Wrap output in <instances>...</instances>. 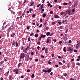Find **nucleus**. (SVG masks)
<instances>
[{
    "mask_svg": "<svg viewBox=\"0 0 80 80\" xmlns=\"http://www.w3.org/2000/svg\"><path fill=\"white\" fill-rule=\"evenodd\" d=\"M16 47H17L18 46V42H16Z\"/></svg>",
    "mask_w": 80,
    "mask_h": 80,
    "instance_id": "obj_25",
    "label": "nucleus"
},
{
    "mask_svg": "<svg viewBox=\"0 0 80 80\" xmlns=\"http://www.w3.org/2000/svg\"><path fill=\"white\" fill-rule=\"evenodd\" d=\"M63 14H64V12H62L60 13V15H63Z\"/></svg>",
    "mask_w": 80,
    "mask_h": 80,
    "instance_id": "obj_37",
    "label": "nucleus"
},
{
    "mask_svg": "<svg viewBox=\"0 0 80 80\" xmlns=\"http://www.w3.org/2000/svg\"><path fill=\"white\" fill-rule=\"evenodd\" d=\"M66 22V23H67V20H63V21H62V23H65Z\"/></svg>",
    "mask_w": 80,
    "mask_h": 80,
    "instance_id": "obj_10",
    "label": "nucleus"
},
{
    "mask_svg": "<svg viewBox=\"0 0 80 80\" xmlns=\"http://www.w3.org/2000/svg\"><path fill=\"white\" fill-rule=\"evenodd\" d=\"M53 75V72H51L50 73V75Z\"/></svg>",
    "mask_w": 80,
    "mask_h": 80,
    "instance_id": "obj_61",
    "label": "nucleus"
},
{
    "mask_svg": "<svg viewBox=\"0 0 80 80\" xmlns=\"http://www.w3.org/2000/svg\"><path fill=\"white\" fill-rule=\"evenodd\" d=\"M24 16H25V14H24V13H23L22 17H24Z\"/></svg>",
    "mask_w": 80,
    "mask_h": 80,
    "instance_id": "obj_40",
    "label": "nucleus"
},
{
    "mask_svg": "<svg viewBox=\"0 0 80 80\" xmlns=\"http://www.w3.org/2000/svg\"><path fill=\"white\" fill-rule=\"evenodd\" d=\"M74 59H71V62H73L74 61Z\"/></svg>",
    "mask_w": 80,
    "mask_h": 80,
    "instance_id": "obj_63",
    "label": "nucleus"
},
{
    "mask_svg": "<svg viewBox=\"0 0 80 80\" xmlns=\"http://www.w3.org/2000/svg\"><path fill=\"white\" fill-rule=\"evenodd\" d=\"M40 8H41V9H42L43 8V6H41Z\"/></svg>",
    "mask_w": 80,
    "mask_h": 80,
    "instance_id": "obj_41",
    "label": "nucleus"
},
{
    "mask_svg": "<svg viewBox=\"0 0 80 80\" xmlns=\"http://www.w3.org/2000/svg\"><path fill=\"white\" fill-rule=\"evenodd\" d=\"M45 48L44 47L42 49V50L43 51V50H45Z\"/></svg>",
    "mask_w": 80,
    "mask_h": 80,
    "instance_id": "obj_46",
    "label": "nucleus"
},
{
    "mask_svg": "<svg viewBox=\"0 0 80 80\" xmlns=\"http://www.w3.org/2000/svg\"><path fill=\"white\" fill-rule=\"evenodd\" d=\"M72 42V41L70 40L69 41L68 43H71V42Z\"/></svg>",
    "mask_w": 80,
    "mask_h": 80,
    "instance_id": "obj_38",
    "label": "nucleus"
},
{
    "mask_svg": "<svg viewBox=\"0 0 80 80\" xmlns=\"http://www.w3.org/2000/svg\"><path fill=\"white\" fill-rule=\"evenodd\" d=\"M50 5H51L50 3H49L48 4V7H50Z\"/></svg>",
    "mask_w": 80,
    "mask_h": 80,
    "instance_id": "obj_33",
    "label": "nucleus"
},
{
    "mask_svg": "<svg viewBox=\"0 0 80 80\" xmlns=\"http://www.w3.org/2000/svg\"><path fill=\"white\" fill-rule=\"evenodd\" d=\"M3 80V78H1V80Z\"/></svg>",
    "mask_w": 80,
    "mask_h": 80,
    "instance_id": "obj_64",
    "label": "nucleus"
},
{
    "mask_svg": "<svg viewBox=\"0 0 80 80\" xmlns=\"http://www.w3.org/2000/svg\"><path fill=\"white\" fill-rule=\"evenodd\" d=\"M15 34L14 33H12L11 35V37H13V36H15Z\"/></svg>",
    "mask_w": 80,
    "mask_h": 80,
    "instance_id": "obj_12",
    "label": "nucleus"
},
{
    "mask_svg": "<svg viewBox=\"0 0 80 80\" xmlns=\"http://www.w3.org/2000/svg\"><path fill=\"white\" fill-rule=\"evenodd\" d=\"M36 16V15L35 14H34L32 15V18H33V17H35V16Z\"/></svg>",
    "mask_w": 80,
    "mask_h": 80,
    "instance_id": "obj_29",
    "label": "nucleus"
},
{
    "mask_svg": "<svg viewBox=\"0 0 80 80\" xmlns=\"http://www.w3.org/2000/svg\"><path fill=\"white\" fill-rule=\"evenodd\" d=\"M33 35V33H32L30 34V36H32Z\"/></svg>",
    "mask_w": 80,
    "mask_h": 80,
    "instance_id": "obj_47",
    "label": "nucleus"
},
{
    "mask_svg": "<svg viewBox=\"0 0 80 80\" xmlns=\"http://www.w3.org/2000/svg\"><path fill=\"white\" fill-rule=\"evenodd\" d=\"M77 65H80V63L79 62L77 64Z\"/></svg>",
    "mask_w": 80,
    "mask_h": 80,
    "instance_id": "obj_59",
    "label": "nucleus"
},
{
    "mask_svg": "<svg viewBox=\"0 0 80 80\" xmlns=\"http://www.w3.org/2000/svg\"><path fill=\"white\" fill-rule=\"evenodd\" d=\"M34 54V53H33V52H31V55H33Z\"/></svg>",
    "mask_w": 80,
    "mask_h": 80,
    "instance_id": "obj_52",
    "label": "nucleus"
},
{
    "mask_svg": "<svg viewBox=\"0 0 80 80\" xmlns=\"http://www.w3.org/2000/svg\"><path fill=\"white\" fill-rule=\"evenodd\" d=\"M50 14H52L53 13V12L50 11Z\"/></svg>",
    "mask_w": 80,
    "mask_h": 80,
    "instance_id": "obj_56",
    "label": "nucleus"
},
{
    "mask_svg": "<svg viewBox=\"0 0 80 80\" xmlns=\"http://www.w3.org/2000/svg\"><path fill=\"white\" fill-rule=\"evenodd\" d=\"M25 54L24 53H21L20 55V59H23L25 58Z\"/></svg>",
    "mask_w": 80,
    "mask_h": 80,
    "instance_id": "obj_1",
    "label": "nucleus"
},
{
    "mask_svg": "<svg viewBox=\"0 0 80 80\" xmlns=\"http://www.w3.org/2000/svg\"><path fill=\"white\" fill-rule=\"evenodd\" d=\"M27 72H30V70H29V69H28L27 70Z\"/></svg>",
    "mask_w": 80,
    "mask_h": 80,
    "instance_id": "obj_43",
    "label": "nucleus"
},
{
    "mask_svg": "<svg viewBox=\"0 0 80 80\" xmlns=\"http://www.w3.org/2000/svg\"><path fill=\"white\" fill-rule=\"evenodd\" d=\"M49 28L48 27H46V28H45V29L46 30H48V29Z\"/></svg>",
    "mask_w": 80,
    "mask_h": 80,
    "instance_id": "obj_24",
    "label": "nucleus"
},
{
    "mask_svg": "<svg viewBox=\"0 0 80 80\" xmlns=\"http://www.w3.org/2000/svg\"><path fill=\"white\" fill-rule=\"evenodd\" d=\"M45 52H48V48H46L45 50Z\"/></svg>",
    "mask_w": 80,
    "mask_h": 80,
    "instance_id": "obj_32",
    "label": "nucleus"
},
{
    "mask_svg": "<svg viewBox=\"0 0 80 80\" xmlns=\"http://www.w3.org/2000/svg\"><path fill=\"white\" fill-rule=\"evenodd\" d=\"M53 41L54 42H57V40L56 39H53Z\"/></svg>",
    "mask_w": 80,
    "mask_h": 80,
    "instance_id": "obj_44",
    "label": "nucleus"
},
{
    "mask_svg": "<svg viewBox=\"0 0 80 80\" xmlns=\"http://www.w3.org/2000/svg\"><path fill=\"white\" fill-rule=\"evenodd\" d=\"M42 72H45V73H47V71L45 69H43Z\"/></svg>",
    "mask_w": 80,
    "mask_h": 80,
    "instance_id": "obj_16",
    "label": "nucleus"
},
{
    "mask_svg": "<svg viewBox=\"0 0 80 80\" xmlns=\"http://www.w3.org/2000/svg\"><path fill=\"white\" fill-rule=\"evenodd\" d=\"M45 37H46V35H43V34H41V37H40L39 40L41 41L42 40V38H45Z\"/></svg>",
    "mask_w": 80,
    "mask_h": 80,
    "instance_id": "obj_2",
    "label": "nucleus"
},
{
    "mask_svg": "<svg viewBox=\"0 0 80 80\" xmlns=\"http://www.w3.org/2000/svg\"><path fill=\"white\" fill-rule=\"evenodd\" d=\"M21 65V63L20 62V63H19L18 64V68H19L20 67Z\"/></svg>",
    "mask_w": 80,
    "mask_h": 80,
    "instance_id": "obj_18",
    "label": "nucleus"
},
{
    "mask_svg": "<svg viewBox=\"0 0 80 80\" xmlns=\"http://www.w3.org/2000/svg\"><path fill=\"white\" fill-rule=\"evenodd\" d=\"M28 41L30 42V38H28Z\"/></svg>",
    "mask_w": 80,
    "mask_h": 80,
    "instance_id": "obj_48",
    "label": "nucleus"
},
{
    "mask_svg": "<svg viewBox=\"0 0 80 80\" xmlns=\"http://www.w3.org/2000/svg\"><path fill=\"white\" fill-rule=\"evenodd\" d=\"M68 15H71V14H70V12L69 11H68Z\"/></svg>",
    "mask_w": 80,
    "mask_h": 80,
    "instance_id": "obj_22",
    "label": "nucleus"
},
{
    "mask_svg": "<svg viewBox=\"0 0 80 80\" xmlns=\"http://www.w3.org/2000/svg\"><path fill=\"white\" fill-rule=\"evenodd\" d=\"M67 32H68V29H67L65 32L66 33H67Z\"/></svg>",
    "mask_w": 80,
    "mask_h": 80,
    "instance_id": "obj_45",
    "label": "nucleus"
},
{
    "mask_svg": "<svg viewBox=\"0 0 80 80\" xmlns=\"http://www.w3.org/2000/svg\"><path fill=\"white\" fill-rule=\"evenodd\" d=\"M50 39L48 38L47 39V42H46L47 43H50L51 42H50Z\"/></svg>",
    "mask_w": 80,
    "mask_h": 80,
    "instance_id": "obj_8",
    "label": "nucleus"
},
{
    "mask_svg": "<svg viewBox=\"0 0 80 80\" xmlns=\"http://www.w3.org/2000/svg\"><path fill=\"white\" fill-rule=\"evenodd\" d=\"M74 52H77V50H74Z\"/></svg>",
    "mask_w": 80,
    "mask_h": 80,
    "instance_id": "obj_54",
    "label": "nucleus"
},
{
    "mask_svg": "<svg viewBox=\"0 0 80 80\" xmlns=\"http://www.w3.org/2000/svg\"><path fill=\"white\" fill-rule=\"evenodd\" d=\"M23 77H24L23 76H21V78H23Z\"/></svg>",
    "mask_w": 80,
    "mask_h": 80,
    "instance_id": "obj_58",
    "label": "nucleus"
},
{
    "mask_svg": "<svg viewBox=\"0 0 80 80\" xmlns=\"http://www.w3.org/2000/svg\"><path fill=\"white\" fill-rule=\"evenodd\" d=\"M37 48H38V50H39V48H40V47L38 46L37 47Z\"/></svg>",
    "mask_w": 80,
    "mask_h": 80,
    "instance_id": "obj_50",
    "label": "nucleus"
},
{
    "mask_svg": "<svg viewBox=\"0 0 80 80\" xmlns=\"http://www.w3.org/2000/svg\"><path fill=\"white\" fill-rule=\"evenodd\" d=\"M60 29H63V28L62 27V26H60Z\"/></svg>",
    "mask_w": 80,
    "mask_h": 80,
    "instance_id": "obj_49",
    "label": "nucleus"
},
{
    "mask_svg": "<svg viewBox=\"0 0 80 80\" xmlns=\"http://www.w3.org/2000/svg\"><path fill=\"white\" fill-rule=\"evenodd\" d=\"M40 5H41V4H40L39 5H37V8H38V7H40Z\"/></svg>",
    "mask_w": 80,
    "mask_h": 80,
    "instance_id": "obj_30",
    "label": "nucleus"
},
{
    "mask_svg": "<svg viewBox=\"0 0 80 80\" xmlns=\"http://www.w3.org/2000/svg\"><path fill=\"white\" fill-rule=\"evenodd\" d=\"M30 6H32L33 5H34V2H32L30 3Z\"/></svg>",
    "mask_w": 80,
    "mask_h": 80,
    "instance_id": "obj_13",
    "label": "nucleus"
},
{
    "mask_svg": "<svg viewBox=\"0 0 80 80\" xmlns=\"http://www.w3.org/2000/svg\"><path fill=\"white\" fill-rule=\"evenodd\" d=\"M80 42H79L78 43L77 45L76 46V47L77 49H78V48H79V46H80V45L79 44H80Z\"/></svg>",
    "mask_w": 80,
    "mask_h": 80,
    "instance_id": "obj_6",
    "label": "nucleus"
},
{
    "mask_svg": "<svg viewBox=\"0 0 80 80\" xmlns=\"http://www.w3.org/2000/svg\"><path fill=\"white\" fill-rule=\"evenodd\" d=\"M59 9H61V8H62V7L59 6Z\"/></svg>",
    "mask_w": 80,
    "mask_h": 80,
    "instance_id": "obj_62",
    "label": "nucleus"
},
{
    "mask_svg": "<svg viewBox=\"0 0 80 80\" xmlns=\"http://www.w3.org/2000/svg\"><path fill=\"white\" fill-rule=\"evenodd\" d=\"M55 66L56 67V68H57V67H58V65H55Z\"/></svg>",
    "mask_w": 80,
    "mask_h": 80,
    "instance_id": "obj_55",
    "label": "nucleus"
},
{
    "mask_svg": "<svg viewBox=\"0 0 80 80\" xmlns=\"http://www.w3.org/2000/svg\"><path fill=\"white\" fill-rule=\"evenodd\" d=\"M63 5H68V3L67 2H64L63 3Z\"/></svg>",
    "mask_w": 80,
    "mask_h": 80,
    "instance_id": "obj_20",
    "label": "nucleus"
},
{
    "mask_svg": "<svg viewBox=\"0 0 80 80\" xmlns=\"http://www.w3.org/2000/svg\"><path fill=\"white\" fill-rule=\"evenodd\" d=\"M46 35H47V36H49V35L50 36H52V34H50V32H47L46 34Z\"/></svg>",
    "mask_w": 80,
    "mask_h": 80,
    "instance_id": "obj_7",
    "label": "nucleus"
},
{
    "mask_svg": "<svg viewBox=\"0 0 80 80\" xmlns=\"http://www.w3.org/2000/svg\"><path fill=\"white\" fill-rule=\"evenodd\" d=\"M38 37V34L35 35V38H37V37Z\"/></svg>",
    "mask_w": 80,
    "mask_h": 80,
    "instance_id": "obj_21",
    "label": "nucleus"
},
{
    "mask_svg": "<svg viewBox=\"0 0 80 80\" xmlns=\"http://www.w3.org/2000/svg\"><path fill=\"white\" fill-rule=\"evenodd\" d=\"M32 78H34V74H33L31 76Z\"/></svg>",
    "mask_w": 80,
    "mask_h": 80,
    "instance_id": "obj_26",
    "label": "nucleus"
},
{
    "mask_svg": "<svg viewBox=\"0 0 80 80\" xmlns=\"http://www.w3.org/2000/svg\"><path fill=\"white\" fill-rule=\"evenodd\" d=\"M42 16H43V17L44 18H45V17H46V14L45 13H43L42 14Z\"/></svg>",
    "mask_w": 80,
    "mask_h": 80,
    "instance_id": "obj_17",
    "label": "nucleus"
},
{
    "mask_svg": "<svg viewBox=\"0 0 80 80\" xmlns=\"http://www.w3.org/2000/svg\"><path fill=\"white\" fill-rule=\"evenodd\" d=\"M32 13L33 12V9L30 8L29 11L27 12V13H29V12Z\"/></svg>",
    "mask_w": 80,
    "mask_h": 80,
    "instance_id": "obj_4",
    "label": "nucleus"
},
{
    "mask_svg": "<svg viewBox=\"0 0 80 80\" xmlns=\"http://www.w3.org/2000/svg\"><path fill=\"white\" fill-rule=\"evenodd\" d=\"M58 17H59V16L57 15H55L54 17V18H58Z\"/></svg>",
    "mask_w": 80,
    "mask_h": 80,
    "instance_id": "obj_14",
    "label": "nucleus"
},
{
    "mask_svg": "<svg viewBox=\"0 0 80 80\" xmlns=\"http://www.w3.org/2000/svg\"><path fill=\"white\" fill-rule=\"evenodd\" d=\"M59 64H60V65H62V63L60 62H59Z\"/></svg>",
    "mask_w": 80,
    "mask_h": 80,
    "instance_id": "obj_39",
    "label": "nucleus"
},
{
    "mask_svg": "<svg viewBox=\"0 0 80 80\" xmlns=\"http://www.w3.org/2000/svg\"><path fill=\"white\" fill-rule=\"evenodd\" d=\"M38 45H40V42H37Z\"/></svg>",
    "mask_w": 80,
    "mask_h": 80,
    "instance_id": "obj_28",
    "label": "nucleus"
},
{
    "mask_svg": "<svg viewBox=\"0 0 80 80\" xmlns=\"http://www.w3.org/2000/svg\"><path fill=\"white\" fill-rule=\"evenodd\" d=\"M13 72H16V74H18V69H14Z\"/></svg>",
    "mask_w": 80,
    "mask_h": 80,
    "instance_id": "obj_5",
    "label": "nucleus"
},
{
    "mask_svg": "<svg viewBox=\"0 0 80 80\" xmlns=\"http://www.w3.org/2000/svg\"><path fill=\"white\" fill-rule=\"evenodd\" d=\"M61 23L62 22H60V21L58 22V23H59V24H60V25H61Z\"/></svg>",
    "mask_w": 80,
    "mask_h": 80,
    "instance_id": "obj_51",
    "label": "nucleus"
},
{
    "mask_svg": "<svg viewBox=\"0 0 80 80\" xmlns=\"http://www.w3.org/2000/svg\"><path fill=\"white\" fill-rule=\"evenodd\" d=\"M16 43V42L15 41H13L12 43V45H14L15 44V43Z\"/></svg>",
    "mask_w": 80,
    "mask_h": 80,
    "instance_id": "obj_19",
    "label": "nucleus"
},
{
    "mask_svg": "<svg viewBox=\"0 0 80 80\" xmlns=\"http://www.w3.org/2000/svg\"><path fill=\"white\" fill-rule=\"evenodd\" d=\"M35 62H38V59H36L35 60Z\"/></svg>",
    "mask_w": 80,
    "mask_h": 80,
    "instance_id": "obj_34",
    "label": "nucleus"
},
{
    "mask_svg": "<svg viewBox=\"0 0 80 80\" xmlns=\"http://www.w3.org/2000/svg\"><path fill=\"white\" fill-rule=\"evenodd\" d=\"M64 14H65L64 16H66L67 14V11H66L65 12H64Z\"/></svg>",
    "mask_w": 80,
    "mask_h": 80,
    "instance_id": "obj_15",
    "label": "nucleus"
},
{
    "mask_svg": "<svg viewBox=\"0 0 80 80\" xmlns=\"http://www.w3.org/2000/svg\"><path fill=\"white\" fill-rule=\"evenodd\" d=\"M75 8L74 9H73L72 10V12H75Z\"/></svg>",
    "mask_w": 80,
    "mask_h": 80,
    "instance_id": "obj_35",
    "label": "nucleus"
},
{
    "mask_svg": "<svg viewBox=\"0 0 80 80\" xmlns=\"http://www.w3.org/2000/svg\"><path fill=\"white\" fill-rule=\"evenodd\" d=\"M63 51L64 52H67V50H66V47H64L63 48Z\"/></svg>",
    "mask_w": 80,
    "mask_h": 80,
    "instance_id": "obj_9",
    "label": "nucleus"
},
{
    "mask_svg": "<svg viewBox=\"0 0 80 80\" xmlns=\"http://www.w3.org/2000/svg\"><path fill=\"white\" fill-rule=\"evenodd\" d=\"M41 58H45V56H43V55H41Z\"/></svg>",
    "mask_w": 80,
    "mask_h": 80,
    "instance_id": "obj_23",
    "label": "nucleus"
},
{
    "mask_svg": "<svg viewBox=\"0 0 80 80\" xmlns=\"http://www.w3.org/2000/svg\"><path fill=\"white\" fill-rule=\"evenodd\" d=\"M4 63V61H1L0 62V63L2 64H3Z\"/></svg>",
    "mask_w": 80,
    "mask_h": 80,
    "instance_id": "obj_27",
    "label": "nucleus"
},
{
    "mask_svg": "<svg viewBox=\"0 0 80 80\" xmlns=\"http://www.w3.org/2000/svg\"><path fill=\"white\" fill-rule=\"evenodd\" d=\"M51 71H52V70H51V69H48L47 71V73H50V72H51Z\"/></svg>",
    "mask_w": 80,
    "mask_h": 80,
    "instance_id": "obj_11",
    "label": "nucleus"
},
{
    "mask_svg": "<svg viewBox=\"0 0 80 80\" xmlns=\"http://www.w3.org/2000/svg\"><path fill=\"white\" fill-rule=\"evenodd\" d=\"M48 63H49V64H50V63H51V62H50V61H49L48 62Z\"/></svg>",
    "mask_w": 80,
    "mask_h": 80,
    "instance_id": "obj_57",
    "label": "nucleus"
},
{
    "mask_svg": "<svg viewBox=\"0 0 80 80\" xmlns=\"http://www.w3.org/2000/svg\"><path fill=\"white\" fill-rule=\"evenodd\" d=\"M70 51V53H72L73 52V48H71V47H69L68 49V52Z\"/></svg>",
    "mask_w": 80,
    "mask_h": 80,
    "instance_id": "obj_3",
    "label": "nucleus"
},
{
    "mask_svg": "<svg viewBox=\"0 0 80 80\" xmlns=\"http://www.w3.org/2000/svg\"><path fill=\"white\" fill-rule=\"evenodd\" d=\"M5 23H6V22L5 21L4 22V23L3 24V25H5Z\"/></svg>",
    "mask_w": 80,
    "mask_h": 80,
    "instance_id": "obj_60",
    "label": "nucleus"
},
{
    "mask_svg": "<svg viewBox=\"0 0 80 80\" xmlns=\"http://www.w3.org/2000/svg\"><path fill=\"white\" fill-rule=\"evenodd\" d=\"M42 24H41L40 25L38 26V27H42Z\"/></svg>",
    "mask_w": 80,
    "mask_h": 80,
    "instance_id": "obj_53",
    "label": "nucleus"
},
{
    "mask_svg": "<svg viewBox=\"0 0 80 80\" xmlns=\"http://www.w3.org/2000/svg\"><path fill=\"white\" fill-rule=\"evenodd\" d=\"M9 78L10 80H12V76H10V75H9Z\"/></svg>",
    "mask_w": 80,
    "mask_h": 80,
    "instance_id": "obj_31",
    "label": "nucleus"
},
{
    "mask_svg": "<svg viewBox=\"0 0 80 80\" xmlns=\"http://www.w3.org/2000/svg\"><path fill=\"white\" fill-rule=\"evenodd\" d=\"M59 43H60V44H61V43H62V41H59Z\"/></svg>",
    "mask_w": 80,
    "mask_h": 80,
    "instance_id": "obj_42",
    "label": "nucleus"
},
{
    "mask_svg": "<svg viewBox=\"0 0 80 80\" xmlns=\"http://www.w3.org/2000/svg\"><path fill=\"white\" fill-rule=\"evenodd\" d=\"M52 25H55V22H52Z\"/></svg>",
    "mask_w": 80,
    "mask_h": 80,
    "instance_id": "obj_36",
    "label": "nucleus"
}]
</instances>
